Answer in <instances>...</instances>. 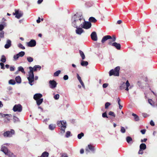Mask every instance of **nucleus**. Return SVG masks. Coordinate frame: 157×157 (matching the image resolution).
Wrapping results in <instances>:
<instances>
[{"label": "nucleus", "instance_id": "58836bf2", "mask_svg": "<svg viewBox=\"0 0 157 157\" xmlns=\"http://www.w3.org/2000/svg\"><path fill=\"white\" fill-rule=\"evenodd\" d=\"M84 133L83 132H81L80 134L78 135V139H81L82 137L84 136Z\"/></svg>", "mask_w": 157, "mask_h": 157}, {"label": "nucleus", "instance_id": "e433bc0d", "mask_svg": "<svg viewBox=\"0 0 157 157\" xmlns=\"http://www.w3.org/2000/svg\"><path fill=\"white\" fill-rule=\"evenodd\" d=\"M121 132L122 133H124L125 132L126 130L122 126L121 127Z\"/></svg>", "mask_w": 157, "mask_h": 157}, {"label": "nucleus", "instance_id": "4d7b16f0", "mask_svg": "<svg viewBox=\"0 0 157 157\" xmlns=\"http://www.w3.org/2000/svg\"><path fill=\"white\" fill-rule=\"evenodd\" d=\"M63 78L64 80H67L68 79V76L67 75H65L64 76Z\"/></svg>", "mask_w": 157, "mask_h": 157}, {"label": "nucleus", "instance_id": "7c9ffc66", "mask_svg": "<svg viewBox=\"0 0 157 157\" xmlns=\"http://www.w3.org/2000/svg\"><path fill=\"white\" fill-rule=\"evenodd\" d=\"M13 121L14 123H16L20 122V120L17 117L15 116H13Z\"/></svg>", "mask_w": 157, "mask_h": 157}, {"label": "nucleus", "instance_id": "2eb2a0df", "mask_svg": "<svg viewBox=\"0 0 157 157\" xmlns=\"http://www.w3.org/2000/svg\"><path fill=\"white\" fill-rule=\"evenodd\" d=\"M36 42L35 40L32 39L29 42L27 43V45L30 47H33L36 46Z\"/></svg>", "mask_w": 157, "mask_h": 157}, {"label": "nucleus", "instance_id": "6ab92c4d", "mask_svg": "<svg viewBox=\"0 0 157 157\" xmlns=\"http://www.w3.org/2000/svg\"><path fill=\"white\" fill-rule=\"evenodd\" d=\"M42 97V95L40 93H37L34 95L33 98L35 100H36L37 99L41 98Z\"/></svg>", "mask_w": 157, "mask_h": 157}, {"label": "nucleus", "instance_id": "8fccbe9b", "mask_svg": "<svg viewBox=\"0 0 157 157\" xmlns=\"http://www.w3.org/2000/svg\"><path fill=\"white\" fill-rule=\"evenodd\" d=\"M59 94H56L54 96V98L56 100H57L59 98Z\"/></svg>", "mask_w": 157, "mask_h": 157}, {"label": "nucleus", "instance_id": "ea45409f", "mask_svg": "<svg viewBox=\"0 0 157 157\" xmlns=\"http://www.w3.org/2000/svg\"><path fill=\"white\" fill-rule=\"evenodd\" d=\"M88 148L91 151H93L94 150L93 147L91 145L89 144L88 146Z\"/></svg>", "mask_w": 157, "mask_h": 157}, {"label": "nucleus", "instance_id": "9b49d317", "mask_svg": "<svg viewBox=\"0 0 157 157\" xmlns=\"http://www.w3.org/2000/svg\"><path fill=\"white\" fill-rule=\"evenodd\" d=\"M15 13H13V14L15 16V17L17 19H19L22 17L23 15V13L21 11H19V10H15Z\"/></svg>", "mask_w": 157, "mask_h": 157}, {"label": "nucleus", "instance_id": "1a4fd4ad", "mask_svg": "<svg viewBox=\"0 0 157 157\" xmlns=\"http://www.w3.org/2000/svg\"><path fill=\"white\" fill-rule=\"evenodd\" d=\"M15 133L14 131L11 129L10 131H7L5 132L3 134L5 137H11Z\"/></svg>", "mask_w": 157, "mask_h": 157}, {"label": "nucleus", "instance_id": "f257e3e1", "mask_svg": "<svg viewBox=\"0 0 157 157\" xmlns=\"http://www.w3.org/2000/svg\"><path fill=\"white\" fill-rule=\"evenodd\" d=\"M30 70L29 71V76L27 78V79L29 82V84L32 86L34 84V76L33 74V67H29Z\"/></svg>", "mask_w": 157, "mask_h": 157}, {"label": "nucleus", "instance_id": "052dcab7", "mask_svg": "<svg viewBox=\"0 0 157 157\" xmlns=\"http://www.w3.org/2000/svg\"><path fill=\"white\" fill-rule=\"evenodd\" d=\"M108 86V84L107 83H104L102 85L103 87V88H105L107 87Z\"/></svg>", "mask_w": 157, "mask_h": 157}, {"label": "nucleus", "instance_id": "a211bd4d", "mask_svg": "<svg viewBox=\"0 0 157 157\" xmlns=\"http://www.w3.org/2000/svg\"><path fill=\"white\" fill-rule=\"evenodd\" d=\"M90 36L93 40L94 41H97V36L96 32H93L91 34Z\"/></svg>", "mask_w": 157, "mask_h": 157}, {"label": "nucleus", "instance_id": "6e6d98bb", "mask_svg": "<svg viewBox=\"0 0 157 157\" xmlns=\"http://www.w3.org/2000/svg\"><path fill=\"white\" fill-rule=\"evenodd\" d=\"M0 65L1 66V68L3 69H5V67H4V64L3 63H0Z\"/></svg>", "mask_w": 157, "mask_h": 157}, {"label": "nucleus", "instance_id": "aec40b11", "mask_svg": "<svg viewBox=\"0 0 157 157\" xmlns=\"http://www.w3.org/2000/svg\"><path fill=\"white\" fill-rule=\"evenodd\" d=\"M41 68V67L40 65H35L33 67V71H36L37 70H40Z\"/></svg>", "mask_w": 157, "mask_h": 157}, {"label": "nucleus", "instance_id": "423d86ee", "mask_svg": "<svg viewBox=\"0 0 157 157\" xmlns=\"http://www.w3.org/2000/svg\"><path fill=\"white\" fill-rule=\"evenodd\" d=\"M91 23L89 21H86L85 20L82 22L81 24L80 27L82 28L86 29H88L91 27Z\"/></svg>", "mask_w": 157, "mask_h": 157}, {"label": "nucleus", "instance_id": "09e8293b", "mask_svg": "<svg viewBox=\"0 0 157 157\" xmlns=\"http://www.w3.org/2000/svg\"><path fill=\"white\" fill-rule=\"evenodd\" d=\"M110 105V103L109 102H107L105 103V109H107Z\"/></svg>", "mask_w": 157, "mask_h": 157}, {"label": "nucleus", "instance_id": "6e6552de", "mask_svg": "<svg viewBox=\"0 0 157 157\" xmlns=\"http://www.w3.org/2000/svg\"><path fill=\"white\" fill-rule=\"evenodd\" d=\"M1 151L3 152L6 155L8 156L12 152H11L5 146L2 145L1 146Z\"/></svg>", "mask_w": 157, "mask_h": 157}, {"label": "nucleus", "instance_id": "a19ab883", "mask_svg": "<svg viewBox=\"0 0 157 157\" xmlns=\"http://www.w3.org/2000/svg\"><path fill=\"white\" fill-rule=\"evenodd\" d=\"M71 133L70 131H67L65 137L67 138H68L71 135Z\"/></svg>", "mask_w": 157, "mask_h": 157}, {"label": "nucleus", "instance_id": "603ef678", "mask_svg": "<svg viewBox=\"0 0 157 157\" xmlns=\"http://www.w3.org/2000/svg\"><path fill=\"white\" fill-rule=\"evenodd\" d=\"M77 77L78 80L79 81V82L82 81L81 79V77H80V76H79V75L78 74H77Z\"/></svg>", "mask_w": 157, "mask_h": 157}, {"label": "nucleus", "instance_id": "49530a36", "mask_svg": "<svg viewBox=\"0 0 157 157\" xmlns=\"http://www.w3.org/2000/svg\"><path fill=\"white\" fill-rule=\"evenodd\" d=\"M86 6L87 7H90L92 6V4L89 2H87L86 3Z\"/></svg>", "mask_w": 157, "mask_h": 157}, {"label": "nucleus", "instance_id": "39448f33", "mask_svg": "<svg viewBox=\"0 0 157 157\" xmlns=\"http://www.w3.org/2000/svg\"><path fill=\"white\" fill-rule=\"evenodd\" d=\"M111 39L112 42H114L116 40V37L115 36L113 35L112 38L110 36L106 35L104 36L101 41V42L103 43L108 39Z\"/></svg>", "mask_w": 157, "mask_h": 157}, {"label": "nucleus", "instance_id": "f8f14e48", "mask_svg": "<svg viewBox=\"0 0 157 157\" xmlns=\"http://www.w3.org/2000/svg\"><path fill=\"white\" fill-rule=\"evenodd\" d=\"M49 83V87L52 89L55 88L57 85V83L54 80H50Z\"/></svg>", "mask_w": 157, "mask_h": 157}, {"label": "nucleus", "instance_id": "a18cd8bd", "mask_svg": "<svg viewBox=\"0 0 157 157\" xmlns=\"http://www.w3.org/2000/svg\"><path fill=\"white\" fill-rule=\"evenodd\" d=\"M6 116H9V117H12V115L11 114H3L2 116V117H6Z\"/></svg>", "mask_w": 157, "mask_h": 157}, {"label": "nucleus", "instance_id": "4be33fe9", "mask_svg": "<svg viewBox=\"0 0 157 157\" xmlns=\"http://www.w3.org/2000/svg\"><path fill=\"white\" fill-rule=\"evenodd\" d=\"M146 148V145L144 143L141 144L140 146V148L141 149L144 150Z\"/></svg>", "mask_w": 157, "mask_h": 157}, {"label": "nucleus", "instance_id": "f3484780", "mask_svg": "<svg viewBox=\"0 0 157 157\" xmlns=\"http://www.w3.org/2000/svg\"><path fill=\"white\" fill-rule=\"evenodd\" d=\"M11 46V41L9 39H7L6 40V44L4 46V47L6 49H8Z\"/></svg>", "mask_w": 157, "mask_h": 157}, {"label": "nucleus", "instance_id": "680f3d73", "mask_svg": "<svg viewBox=\"0 0 157 157\" xmlns=\"http://www.w3.org/2000/svg\"><path fill=\"white\" fill-rule=\"evenodd\" d=\"M150 123L152 126H154L155 125V123L152 120L151 121Z\"/></svg>", "mask_w": 157, "mask_h": 157}, {"label": "nucleus", "instance_id": "37998d69", "mask_svg": "<svg viewBox=\"0 0 157 157\" xmlns=\"http://www.w3.org/2000/svg\"><path fill=\"white\" fill-rule=\"evenodd\" d=\"M18 46L20 48H21L22 49H25V47L22 45L21 44H19L18 45Z\"/></svg>", "mask_w": 157, "mask_h": 157}, {"label": "nucleus", "instance_id": "cd10ccee", "mask_svg": "<svg viewBox=\"0 0 157 157\" xmlns=\"http://www.w3.org/2000/svg\"><path fill=\"white\" fill-rule=\"evenodd\" d=\"M15 80L17 83H20L21 82V79L20 76H17L15 78Z\"/></svg>", "mask_w": 157, "mask_h": 157}, {"label": "nucleus", "instance_id": "bf43d9fd", "mask_svg": "<svg viewBox=\"0 0 157 157\" xmlns=\"http://www.w3.org/2000/svg\"><path fill=\"white\" fill-rule=\"evenodd\" d=\"M138 153L139 154L142 155L143 153V150L140 149Z\"/></svg>", "mask_w": 157, "mask_h": 157}, {"label": "nucleus", "instance_id": "9d476101", "mask_svg": "<svg viewBox=\"0 0 157 157\" xmlns=\"http://www.w3.org/2000/svg\"><path fill=\"white\" fill-rule=\"evenodd\" d=\"M22 109V106L20 104H17L14 105L13 110L14 112H21Z\"/></svg>", "mask_w": 157, "mask_h": 157}, {"label": "nucleus", "instance_id": "864d4df0", "mask_svg": "<svg viewBox=\"0 0 157 157\" xmlns=\"http://www.w3.org/2000/svg\"><path fill=\"white\" fill-rule=\"evenodd\" d=\"M102 116L104 118L108 117L106 112H105L103 113Z\"/></svg>", "mask_w": 157, "mask_h": 157}, {"label": "nucleus", "instance_id": "f704fd0d", "mask_svg": "<svg viewBox=\"0 0 157 157\" xmlns=\"http://www.w3.org/2000/svg\"><path fill=\"white\" fill-rule=\"evenodd\" d=\"M9 83L10 84L14 85L16 83L15 81L13 79H10L9 81Z\"/></svg>", "mask_w": 157, "mask_h": 157}, {"label": "nucleus", "instance_id": "5701e85b", "mask_svg": "<svg viewBox=\"0 0 157 157\" xmlns=\"http://www.w3.org/2000/svg\"><path fill=\"white\" fill-rule=\"evenodd\" d=\"M36 103L37 105L39 106L42 103L43 101V98H40V99H37L36 100Z\"/></svg>", "mask_w": 157, "mask_h": 157}, {"label": "nucleus", "instance_id": "0e129e2a", "mask_svg": "<svg viewBox=\"0 0 157 157\" xmlns=\"http://www.w3.org/2000/svg\"><path fill=\"white\" fill-rule=\"evenodd\" d=\"M146 130L145 129H144L143 130H141L140 131V132L142 133V134H145V132H146Z\"/></svg>", "mask_w": 157, "mask_h": 157}, {"label": "nucleus", "instance_id": "c9c22d12", "mask_svg": "<svg viewBox=\"0 0 157 157\" xmlns=\"http://www.w3.org/2000/svg\"><path fill=\"white\" fill-rule=\"evenodd\" d=\"M27 61L29 63L32 62L33 61V58L30 56L28 57L27 58Z\"/></svg>", "mask_w": 157, "mask_h": 157}, {"label": "nucleus", "instance_id": "473e14b6", "mask_svg": "<svg viewBox=\"0 0 157 157\" xmlns=\"http://www.w3.org/2000/svg\"><path fill=\"white\" fill-rule=\"evenodd\" d=\"M6 58L5 56H2L1 59L0 60V61L2 62V63H5L6 62Z\"/></svg>", "mask_w": 157, "mask_h": 157}, {"label": "nucleus", "instance_id": "2f4dec72", "mask_svg": "<svg viewBox=\"0 0 157 157\" xmlns=\"http://www.w3.org/2000/svg\"><path fill=\"white\" fill-rule=\"evenodd\" d=\"M79 53L80 54V56L82 57V59H84L85 58V56L83 52L81 50L79 51Z\"/></svg>", "mask_w": 157, "mask_h": 157}, {"label": "nucleus", "instance_id": "393cba45", "mask_svg": "<svg viewBox=\"0 0 157 157\" xmlns=\"http://www.w3.org/2000/svg\"><path fill=\"white\" fill-rule=\"evenodd\" d=\"M88 64V62L86 61L82 60L81 62V64L83 66H87Z\"/></svg>", "mask_w": 157, "mask_h": 157}, {"label": "nucleus", "instance_id": "4c0bfd02", "mask_svg": "<svg viewBox=\"0 0 157 157\" xmlns=\"http://www.w3.org/2000/svg\"><path fill=\"white\" fill-rule=\"evenodd\" d=\"M18 54L19 55V57H22L25 54V52L23 51H21L20 52H19L18 53Z\"/></svg>", "mask_w": 157, "mask_h": 157}, {"label": "nucleus", "instance_id": "69168bd1", "mask_svg": "<svg viewBox=\"0 0 157 157\" xmlns=\"http://www.w3.org/2000/svg\"><path fill=\"white\" fill-rule=\"evenodd\" d=\"M148 102L151 105H152L153 101L151 99H149Z\"/></svg>", "mask_w": 157, "mask_h": 157}, {"label": "nucleus", "instance_id": "dca6fc26", "mask_svg": "<svg viewBox=\"0 0 157 157\" xmlns=\"http://www.w3.org/2000/svg\"><path fill=\"white\" fill-rule=\"evenodd\" d=\"M76 28L75 32L78 35H81L82 33L84 32V30L81 27H79L78 26Z\"/></svg>", "mask_w": 157, "mask_h": 157}, {"label": "nucleus", "instance_id": "72a5a7b5", "mask_svg": "<svg viewBox=\"0 0 157 157\" xmlns=\"http://www.w3.org/2000/svg\"><path fill=\"white\" fill-rule=\"evenodd\" d=\"M60 72L61 71L60 70H58L54 73V76H58L60 74Z\"/></svg>", "mask_w": 157, "mask_h": 157}, {"label": "nucleus", "instance_id": "338daca9", "mask_svg": "<svg viewBox=\"0 0 157 157\" xmlns=\"http://www.w3.org/2000/svg\"><path fill=\"white\" fill-rule=\"evenodd\" d=\"M117 102H118V104L119 105H120V102L121 101V100H120V98H117Z\"/></svg>", "mask_w": 157, "mask_h": 157}, {"label": "nucleus", "instance_id": "b1692460", "mask_svg": "<svg viewBox=\"0 0 157 157\" xmlns=\"http://www.w3.org/2000/svg\"><path fill=\"white\" fill-rule=\"evenodd\" d=\"M17 71H21L23 74L25 73V72L24 71V68L21 66H20L18 67Z\"/></svg>", "mask_w": 157, "mask_h": 157}, {"label": "nucleus", "instance_id": "412c9836", "mask_svg": "<svg viewBox=\"0 0 157 157\" xmlns=\"http://www.w3.org/2000/svg\"><path fill=\"white\" fill-rule=\"evenodd\" d=\"M126 140L128 144H132V138L129 136L126 137Z\"/></svg>", "mask_w": 157, "mask_h": 157}, {"label": "nucleus", "instance_id": "13d9d810", "mask_svg": "<svg viewBox=\"0 0 157 157\" xmlns=\"http://www.w3.org/2000/svg\"><path fill=\"white\" fill-rule=\"evenodd\" d=\"M15 70V67L14 66H11L10 68V70L11 71H13Z\"/></svg>", "mask_w": 157, "mask_h": 157}, {"label": "nucleus", "instance_id": "de8ad7c7", "mask_svg": "<svg viewBox=\"0 0 157 157\" xmlns=\"http://www.w3.org/2000/svg\"><path fill=\"white\" fill-rule=\"evenodd\" d=\"M109 114L110 115L115 117V114H114V112L112 111H110L109 112Z\"/></svg>", "mask_w": 157, "mask_h": 157}, {"label": "nucleus", "instance_id": "79ce46f5", "mask_svg": "<svg viewBox=\"0 0 157 157\" xmlns=\"http://www.w3.org/2000/svg\"><path fill=\"white\" fill-rule=\"evenodd\" d=\"M11 117H9V116H6L5 118L6 119H7V121L5 120L4 122L6 123L9 122L10 121V118Z\"/></svg>", "mask_w": 157, "mask_h": 157}, {"label": "nucleus", "instance_id": "3c124183", "mask_svg": "<svg viewBox=\"0 0 157 157\" xmlns=\"http://www.w3.org/2000/svg\"><path fill=\"white\" fill-rule=\"evenodd\" d=\"M61 157H68V156L67 154L66 153H63L62 154H61Z\"/></svg>", "mask_w": 157, "mask_h": 157}, {"label": "nucleus", "instance_id": "ddd939ff", "mask_svg": "<svg viewBox=\"0 0 157 157\" xmlns=\"http://www.w3.org/2000/svg\"><path fill=\"white\" fill-rule=\"evenodd\" d=\"M77 14H75L72 17L71 19L72 25L75 28H77L78 27L77 25V21H76V18Z\"/></svg>", "mask_w": 157, "mask_h": 157}, {"label": "nucleus", "instance_id": "c85d7f7f", "mask_svg": "<svg viewBox=\"0 0 157 157\" xmlns=\"http://www.w3.org/2000/svg\"><path fill=\"white\" fill-rule=\"evenodd\" d=\"M49 155V153L47 152H43L41 156H39L38 157H47Z\"/></svg>", "mask_w": 157, "mask_h": 157}, {"label": "nucleus", "instance_id": "7ed1b4c3", "mask_svg": "<svg viewBox=\"0 0 157 157\" xmlns=\"http://www.w3.org/2000/svg\"><path fill=\"white\" fill-rule=\"evenodd\" d=\"M120 70V67L119 66L117 67L114 69L111 70L109 72V75L111 76L114 75L116 76L119 75V72Z\"/></svg>", "mask_w": 157, "mask_h": 157}, {"label": "nucleus", "instance_id": "0eeeda50", "mask_svg": "<svg viewBox=\"0 0 157 157\" xmlns=\"http://www.w3.org/2000/svg\"><path fill=\"white\" fill-rule=\"evenodd\" d=\"M76 14H77V16L76 18V21H77V25H78L82 23L81 21L83 22L84 21V19H83V17L82 16V14H79L77 13Z\"/></svg>", "mask_w": 157, "mask_h": 157}, {"label": "nucleus", "instance_id": "c03bdc74", "mask_svg": "<svg viewBox=\"0 0 157 157\" xmlns=\"http://www.w3.org/2000/svg\"><path fill=\"white\" fill-rule=\"evenodd\" d=\"M19 57V55L18 54H17L16 55H15L13 56V58L15 60H17Z\"/></svg>", "mask_w": 157, "mask_h": 157}, {"label": "nucleus", "instance_id": "a878e982", "mask_svg": "<svg viewBox=\"0 0 157 157\" xmlns=\"http://www.w3.org/2000/svg\"><path fill=\"white\" fill-rule=\"evenodd\" d=\"M132 115L134 117V120L135 121H138L139 120V117L136 114L133 113Z\"/></svg>", "mask_w": 157, "mask_h": 157}, {"label": "nucleus", "instance_id": "4468645a", "mask_svg": "<svg viewBox=\"0 0 157 157\" xmlns=\"http://www.w3.org/2000/svg\"><path fill=\"white\" fill-rule=\"evenodd\" d=\"M112 41H110L108 43L109 44L113 46L114 47L118 50H120L121 49V46L120 44L117 43L116 42L112 43Z\"/></svg>", "mask_w": 157, "mask_h": 157}, {"label": "nucleus", "instance_id": "f03ea898", "mask_svg": "<svg viewBox=\"0 0 157 157\" xmlns=\"http://www.w3.org/2000/svg\"><path fill=\"white\" fill-rule=\"evenodd\" d=\"M58 125L61 127V133H64L65 132V129L66 127V121H58L57 122Z\"/></svg>", "mask_w": 157, "mask_h": 157}, {"label": "nucleus", "instance_id": "5fc2aeb1", "mask_svg": "<svg viewBox=\"0 0 157 157\" xmlns=\"http://www.w3.org/2000/svg\"><path fill=\"white\" fill-rule=\"evenodd\" d=\"M4 28V26L3 25L0 24V31H2Z\"/></svg>", "mask_w": 157, "mask_h": 157}, {"label": "nucleus", "instance_id": "bb28decb", "mask_svg": "<svg viewBox=\"0 0 157 157\" xmlns=\"http://www.w3.org/2000/svg\"><path fill=\"white\" fill-rule=\"evenodd\" d=\"M89 22L95 23L97 21L96 19L93 17H90L89 19Z\"/></svg>", "mask_w": 157, "mask_h": 157}, {"label": "nucleus", "instance_id": "e2e57ef3", "mask_svg": "<svg viewBox=\"0 0 157 157\" xmlns=\"http://www.w3.org/2000/svg\"><path fill=\"white\" fill-rule=\"evenodd\" d=\"M8 156L9 157H16L15 155H14L12 153H11L10 154H9Z\"/></svg>", "mask_w": 157, "mask_h": 157}, {"label": "nucleus", "instance_id": "c756f323", "mask_svg": "<svg viewBox=\"0 0 157 157\" xmlns=\"http://www.w3.org/2000/svg\"><path fill=\"white\" fill-rule=\"evenodd\" d=\"M56 128V125L54 124H51L49 125V129L52 130Z\"/></svg>", "mask_w": 157, "mask_h": 157}, {"label": "nucleus", "instance_id": "20e7f679", "mask_svg": "<svg viewBox=\"0 0 157 157\" xmlns=\"http://www.w3.org/2000/svg\"><path fill=\"white\" fill-rule=\"evenodd\" d=\"M129 86L130 84L128 80H127L126 83L123 82L121 84L120 86V89L121 90H123L126 87L125 90L127 91H128L129 90L128 87Z\"/></svg>", "mask_w": 157, "mask_h": 157}, {"label": "nucleus", "instance_id": "774afa93", "mask_svg": "<svg viewBox=\"0 0 157 157\" xmlns=\"http://www.w3.org/2000/svg\"><path fill=\"white\" fill-rule=\"evenodd\" d=\"M147 140V139L144 138L143 140H141V142H145Z\"/></svg>", "mask_w": 157, "mask_h": 157}]
</instances>
